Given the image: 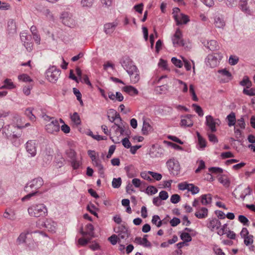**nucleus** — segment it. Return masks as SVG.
<instances>
[{"instance_id":"f257e3e1","label":"nucleus","mask_w":255,"mask_h":255,"mask_svg":"<svg viewBox=\"0 0 255 255\" xmlns=\"http://www.w3.org/2000/svg\"><path fill=\"white\" fill-rule=\"evenodd\" d=\"M43 180L40 177L33 179L24 188V190L29 193L22 198V200L25 201L29 199L32 196L37 193H42L43 191H40L39 189L43 185Z\"/></svg>"},{"instance_id":"f03ea898","label":"nucleus","mask_w":255,"mask_h":255,"mask_svg":"<svg viewBox=\"0 0 255 255\" xmlns=\"http://www.w3.org/2000/svg\"><path fill=\"white\" fill-rule=\"evenodd\" d=\"M108 117L111 122L115 123L117 127L116 131L119 132L120 134H122L125 127L120 115L115 110H110L108 112Z\"/></svg>"},{"instance_id":"7ed1b4c3","label":"nucleus","mask_w":255,"mask_h":255,"mask_svg":"<svg viewBox=\"0 0 255 255\" xmlns=\"http://www.w3.org/2000/svg\"><path fill=\"white\" fill-rule=\"evenodd\" d=\"M28 212L32 217H42L47 215V209L43 204H33L28 208Z\"/></svg>"},{"instance_id":"20e7f679","label":"nucleus","mask_w":255,"mask_h":255,"mask_svg":"<svg viewBox=\"0 0 255 255\" xmlns=\"http://www.w3.org/2000/svg\"><path fill=\"white\" fill-rule=\"evenodd\" d=\"M246 123L243 117H241L237 120L234 125V133L236 138H240L242 136L243 130L246 128Z\"/></svg>"},{"instance_id":"39448f33","label":"nucleus","mask_w":255,"mask_h":255,"mask_svg":"<svg viewBox=\"0 0 255 255\" xmlns=\"http://www.w3.org/2000/svg\"><path fill=\"white\" fill-rule=\"evenodd\" d=\"M172 14L177 25L186 24L189 21L188 16L181 13L180 9L177 7L173 9Z\"/></svg>"},{"instance_id":"423d86ee","label":"nucleus","mask_w":255,"mask_h":255,"mask_svg":"<svg viewBox=\"0 0 255 255\" xmlns=\"http://www.w3.org/2000/svg\"><path fill=\"white\" fill-rule=\"evenodd\" d=\"M140 176L143 179L149 182L159 181L162 177L161 174L150 171H142L140 173Z\"/></svg>"},{"instance_id":"0eeeda50","label":"nucleus","mask_w":255,"mask_h":255,"mask_svg":"<svg viewBox=\"0 0 255 255\" xmlns=\"http://www.w3.org/2000/svg\"><path fill=\"white\" fill-rule=\"evenodd\" d=\"M45 129L50 133H55L60 130V124L59 121L53 118H50V121L46 124Z\"/></svg>"},{"instance_id":"6e6552de","label":"nucleus","mask_w":255,"mask_h":255,"mask_svg":"<svg viewBox=\"0 0 255 255\" xmlns=\"http://www.w3.org/2000/svg\"><path fill=\"white\" fill-rule=\"evenodd\" d=\"M37 225L40 228H45L48 232L52 233L55 231L56 223L50 219H46L45 221L39 220Z\"/></svg>"},{"instance_id":"1a4fd4ad","label":"nucleus","mask_w":255,"mask_h":255,"mask_svg":"<svg viewBox=\"0 0 255 255\" xmlns=\"http://www.w3.org/2000/svg\"><path fill=\"white\" fill-rule=\"evenodd\" d=\"M88 155L91 158L94 165L98 168L100 173H103V167L101 163V161L98 158V154L94 150L88 151Z\"/></svg>"},{"instance_id":"9d476101","label":"nucleus","mask_w":255,"mask_h":255,"mask_svg":"<svg viewBox=\"0 0 255 255\" xmlns=\"http://www.w3.org/2000/svg\"><path fill=\"white\" fill-rule=\"evenodd\" d=\"M220 124V120L218 119H214L211 116H207L206 117V125L211 132H215L217 131L216 126Z\"/></svg>"},{"instance_id":"9b49d317","label":"nucleus","mask_w":255,"mask_h":255,"mask_svg":"<svg viewBox=\"0 0 255 255\" xmlns=\"http://www.w3.org/2000/svg\"><path fill=\"white\" fill-rule=\"evenodd\" d=\"M173 45L175 47L183 46L184 45L181 30L177 28L172 38Z\"/></svg>"},{"instance_id":"f8f14e48","label":"nucleus","mask_w":255,"mask_h":255,"mask_svg":"<svg viewBox=\"0 0 255 255\" xmlns=\"http://www.w3.org/2000/svg\"><path fill=\"white\" fill-rule=\"evenodd\" d=\"M167 166L173 175H177L180 172V166L179 162L174 159H170L167 162Z\"/></svg>"},{"instance_id":"ddd939ff","label":"nucleus","mask_w":255,"mask_h":255,"mask_svg":"<svg viewBox=\"0 0 255 255\" xmlns=\"http://www.w3.org/2000/svg\"><path fill=\"white\" fill-rule=\"evenodd\" d=\"M60 74V71L54 67L49 68L46 72V77L50 82H55L57 80Z\"/></svg>"},{"instance_id":"4468645a","label":"nucleus","mask_w":255,"mask_h":255,"mask_svg":"<svg viewBox=\"0 0 255 255\" xmlns=\"http://www.w3.org/2000/svg\"><path fill=\"white\" fill-rule=\"evenodd\" d=\"M122 66L127 72L134 71L137 67L133 65L132 61L128 57H124L121 61Z\"/></svg>"},{"instance_id":"2eb2a0df","label":"nucleus","mask_w":255,"mask_h":255,"mask_svg":"<svg viewBox=\"0 0 255 255\" xmlns=\"http://www.w3.org/2000/svg\"><path fill=\"white\" fill-rule=\"evenodd\" d=\"M122 66L127 72L134 71L137 67L133 65L132 61L128 57H124L121 61Z\"/></svg>"},{"instance_id":"dca6fc26","label":"nucleus","mask_w":255,"mask_h":255,"mask_svg":"<svg viewBox=\"0 0 255 255\" xmlns=\"http://www.w3.org/2000/svg\"><path fill=\"white\" fill-rule=\"evenodd\" d=\"M62 23L69 27H73L75 25V20L72 15L68 12H64L61 16Z\"/></svg>"},{"instance_id":"f3484780","label":"nucleus","mask_w":255,"mask_h":255,"mask_svg":"<svg viewBox=\"0 0 255 255\" xmlns=\"http://www.w3.org/2000/svg\"><path fill=\"white\" fill-rule=\"evenodd\" d=\"M221 222L216 218L209 219L207 221V227L212 231H217L221 227Z\"/></svg>"},{"instance_id":"a211bd4d","label":"nucleus","mask_w":255,"mask_h":255,"mask_svg":"<svg viewBox=\"0 0 255 255\" xmlns=\"http://www.w3.org/2000/svg\"><path fill=\"white\" fill-rule=\"evenodd\" d=\"M114 231L118 234L119 238L125 239L128 237V229L124 225H119L114 228Z\"/></svg>"},{"instance_id":"6ab92c4d","label":"nucleus","mask_w":255,"mask_h":255,"mask_svg":"<svg viewBox=\"0 0 255 255\" xmlns=\"http://www.w3.org/2000/svg\"><path fill=\"white\" fill-rule=\"evenodd\" d=\"M147 235H145L143 238L136 237L134 240V243L139 245H141L145 248H150L151 244L146 238Z\"/></svg>"},{"instance_id":"aec40b11","label":"nucleus","mask_w":255,"mask_h":255,"mask_svg":"<svg viewBox=\"0 0 255 255\" xmlns=\"http://www.w3.org/2000/svg\"><path fill=\"white\" fill-rule=\"evenodd\" d=\"M26 149L27 151L32 156H35L36 153L35 141L34 140L28 141L26 143Z\"/></svg>"},{"instance_id":"412c9836","label":"nucleus","mask_w":255,"mask_h":255,"mask_svg":"<svg viewBox=\"0 0 255 255\" xmlns=\"http://www.w3.org/2000/svg\"><path fill=\"white\" fill-rule=\"evenodd\" d=\"M208 210L205 207H201L197 209L195 216L199 219L206 218L208 216Z\"/></svg>"},{"instance_id":"4be33fe9","label":"nucleus","mask_w":255,"mask_h":255,"mask_svg":"<svg viewBox=\"0 0 255 255\" xmlns=\"http://www.w3.org/2000/svg\"><path fill=\"white\" fill-rule=\"evenodd\" d=\"M193 125L191 115H187L184 117L181 120L180 125L184 127H191Z\"/></svg>"},{"instance_id":"5701e85b","label":"nucleus","mask_w":255,"mask_h":255,"mask_svg":"<svg viewBox=\"0 0 255 255\" xmlns=\"http://www.w3.org/2000/svg\"><path fill=\"white\" fill-rule=\"evenodd\" d=\"M122 90L130 96L137 95L138 94L137 90L131 86H125L122 88Z\"/></svg>"},{"instance_id":"b1692460","label":"nucleus","mask_w":255,"mask_h":255,"mask_svg":"<svg viewBox=\"0 0 255 255\" xmlns=\"http://www.w3.org/2000/svg\"><path fill=\"white\" fill-rule=\"evenodd\" d=\"M134 71H132L131 72H128V74L130 75V80L132 83H137L140 79L139 71L137 68H135Z\"/></svg>"},{"instance_id":"393cba45","label":"nucleus","mask_w":255,"mask_h":255,"mask_svg":"<svg viewBox=\"0 0 255 255\" xmlns=\"http://www.w3.org/2000/svg\"><path fill=\"white\" fill-rule=\"evenodd\" d=\"M108 97L113 101L117 100L119 102H121L124 100V97L122 94L120 92H117L116 94L112 92L108 93Z\"/></svg>"},{"instance_id":"a878e982","label":"nucleus","mask_w":255,"mask_h":255,"mask_svg":"<svg viewBox=\"0 0 255 255\" xmlns=\"http://www.w3.org/2000/svg\"><path fill=\"white\" fill-rule=\"evenodd\" d=\"M117 25L118 23L116 22L108 23L106 24L104 26L105 32L107 34L113 32Z\"/></svg>"},{"instance_id":"bb28decb","label":"nucleus","mask_w":255,"mask_h":255,"mask_svg":"<svg viewBox=\"0 0 255 255\" xmlns=\"http://www.w3.org/2000/svg\"><path fill=\"white\" fill-rule=\"evenodd\" d=\"M227 120L229 127H231L234 126L237 122L235 113L234 112L231 113L229 115L227 116Z\"/></svg>"},{"instance_id":"cd10ccee","label":"nucleus","mask_w":255,"mask_h":255,"mask_svg":"<svg viewBox=\"0 0 255 255\" xmlns=\"http://www.w3.org/2000/svg\"><path fill=\"white\" fill-rule=\"evenodd\" d=\"M201 202L203 205H207L212 202V195L210 194L202 195L201 196Z\"/></svg>"},{"instance_id":"c85d7f7f","label":"nucleus","mask_w":255,"mask_h":255,"mask_svg":"<svg viewBox=\"0 0 255 255\" xmlns=\"http://www.w3.org/2000/svg\"><path fill=\"white\" fill-rule=\"evenodd\" d=\"M15 86L12 82L11 79H6L4 81V85L1 86L0 89H13L15 88Z\"/></svg>"},{"instance_id":"c756f323","label":"nucleus","mask_w":255,"mask_h":255,"mask_svg":"<svg viewBox=\"0 0 255 255\" xmlns=\"http://www.w3.org/2000/svg\"><path fill=\"white\" fill-rule=\"evenodd\" d=\"M229 230L230 228L228 225L227 224H225L222 226L221 225V227L217 231V233L218 235L221 236L225 234L226 235Z\"/></svg>"},{"instance_id":"7c9ffc66","label":"nucleus","mask_w":255,"mask_h":255,"mask_svg":"<svg viewBox=\"0 0 255 255\" xmlns=\"http://www.w3.org/2000/svg\"><path fill=\"white\" fill-rule=\"evenodd\" d=\"M152 130V127H151V126L148 122L144 121L142 129L143 134H147Z\"/></svg>"},{"instance_id":"2f4dec72","label":"nucleus","mask_w":255,"mask_h":255,"mask_svg":"<svg viewBox=\"0 0 255 255\" xmlns=\"http://www.w3.org/2000/svg\"><path fill=\"white\" fill-rule=\"evenodd\" d=\"M219 181L226 187H228L230 186V181L227 175H222L219 178Z\"/></svg>"},{"instance_id":"473e14b6","label":"nucleus","mask_w":255,"mask_h":255,"mask_svg":"<svg viewBox=\"0 0 255 255\" xmlns=\"http://www.w3.org/2000/svg\"><path fill=\"white\" fill-rule=\"evenodd\" d=\"M20 37L21 40L24 42V45L26 47V49L28 51L31 50L32 47V43L26 42L25 41V40L28 39V37L26 35H24L23 34H22V35H21Z\"/></svg>"},{"instance_id":"72a5a7b5","label":"nucleus","mask_w":255,"mask_h":255,"mask_svg":"<svg viewBox=\"0 0 255 255\" xmlns=\"http://www.w3.org/2000/svg\"><path fill=\"white\" fill-rule=\"evenodd\" d=\"M182 59L183 62L184 64V67L186 68V70L189 71L191 69L192 64L193 65V69L194 70V69H195L194 63L193 61L190 62L183 57H182Z\"/></svg>"},{"instance_id":"f704fd0d","label":"nucleus","mask_w":255,"mask_h":255,"mask_svg":"<svg viewBox=\"0 0 255 255\" xmlns=\"http://www.w3.org/2000/svg\"><path fill=\"white\" fill-rule=\"evenodd\" d=\"M71 119L76 125H79L81 124V119L77 113H74L71 115Z\"/></svg>"},{"instance_id":"c9c22d12","label":"nucleus","mask_w":255,"mask_h":255,"mask_svg":"<svg viewBox=\"0 0 255 255\" xmlns=\"http://www.w3.org/2000/svg\"><path fill=\"white\" fill-rule=\"evenodd\" d=\"M151 222L157 227H159L162 225V221L158 215H154L153 216Z\"/></svg>"},{"instance_id":"e433bc0d","label":"nucleus","mask_w":255,"mask_h":255,"mask_svg":"<svg viewBox=\"0 0 255 255\" xmlns=\"http://www.w3.org/2000/svg\"><path fill=\"white\" fill-rule=\"evenodd\" d=\"M180 238L184 242H189L192 240L191 236L188 232H182Z\"/></svg>"},{"instance_id":"4c0bfd02","label":"nucleus","mask_w":255,"mask_h":255,"mask_svg":"<svg viewBox=\"0 0 255 255\" xmlns=\"http://www.w3.org/2000/svg\"><path fill=\"white\" fill-rule=\"evenodd\" d=\"M177 82L179 84V88L182 92L184 93H187L188 91V87L186 83L180 80H177Z\"/></svg>"},{"instance_id":"58836bf2","label":"nucleus","mask_w":255,"mask_h":255,"mask_svg":"<svg viewBox=\"0 0 255 255\" xmlns=\"http://www.w3.org/2000/svg\"><path fill=\"white\" fill-rule=\"evenodd\" d=\"M27 234H28V232L27 231H24L19 235L17 239V242L19 244L25 242Z\"/></svg>"},{"instance_id":"ea45409f","label":"nucleus","mask_w":255,"mask_h":255,"mask_svg":"<svg viewBox=\"0 0 255 255\" xmlns=\"http://www.w3.org/2000/svg\"><path fill=\"white\" fill-rule=\"evenodd\" d=\"M189 93L192 97V100L194 101H198V98L196 95L195 91V87L192 84H191L189 86Z\"/></svg>"},{"instance_id":"a19ab883","label":"nucleus","mask_w":255,"mask_h":255,"mask_svg":"<svg viewBox=\"0 0 255 255\" xmlns=\"http://www.w3.org/2000/svg\"><path fill=\"white\" fill-rule=\"evenodd\" d=\"M243 239H244V243L246 246L251 245L254 242V237L253 235H249Z\"/></svg>"},{"instance_id":"79ce46f5","label":"nucleus","mask_w":255,"mask_h":255,"mask_svg":"<svg viewBox=\"0 0 255 255\" xmlns=\"http://www.w3.org/2000/svg\"><path fill=\"white\" fill-rule=\"evenodd\" d=\"M240 84L242 86H246L247 88H249L252 85L251 82L247 77L244 78L243 80L241 81Z\"/></svg>"},{"instance_id":"37998d69","label":"nucleus","mask_w":255,"mask_h":255,"mask_svg":"<svg viewBox=\"0 0 255 255\" xmlns=\"http://www.w3.org/2000/svg\"><path fill=\"white\" fill-rule=\"evenodd\" d=\"M59 122L63 124V125H62L61 127L62 131L65 133H69L70 131V127L67 125L64 124V121L62 119H60L59 120Z\"/></svg>"},{"instance_id":"c03bdc74","label":"nucleus","mask_w":255,"mask_h":255,"mask_svg":"<svg viewBox=\"0 0 255 255\" xmlns=\"http://www.w3.org/2000/svg\"><path fill=\"white\" fill-rule=\"evenodd\" d=\"M188 190L191 191L192 194H196L199 192V188L193 185V184H189L188 188Z\"/></svg>"},{"instance_id":"a18cd8bd","label":"nucleus","mask_w":255,"mask_h":255,"mask_svg":"<svg viewBox=\"0 0 255 255\" xmlns=\"http://www.w3.org/2000/svg\"><path fill=\"white\" fill-rule=\"evenodd\" d=\"M122 183L121 178H114L112 181V186L114 188H118L120 187Z\"/></svg>"},{"instance_id":"49530a36","label":"nucleus","mask_w":255,"mask_h":255,"mask_svg":"<svg viewBox=\"0 0 255 255\" xmlns=\"http://www.w3.org/2000/svg\"><path fill=\"white\" fill-rule=\"evenodd\" d=\"M198 142L201 148H204L206 146V141L199 133L197 134Z\"/></svg>"},{"instance_id":"de8ad7c7","label":"nucleus","mask_w":255,"mask_h":255,"mask_svg":"<svg viewBox=\"0 0 255 255\" xmlns=\"http://www.w3.org/2000/svg\"><path fill=\"white\" fill-rule=\"evenodd\" d=\"M146 193L149 195H153L157 192V189L153 186H148L146 188Z\"/></svg>"},{"instance_id":"09e8293b","label":"nucleus","mask_w":255,"mask_h":255,"mask_svg":"<svg viewBox=\"0 0 255 255\" xmlns=\"http://www.w3.org/2000/svg\"><path fill=\"white\" fill-rule=\"evenodd\" d=\"M25 115L29 117L31 121H35L36 117L32 113V110L30 108L27 109L25 112Z\"/></svg>"},{"instance_id":"8fccbe9b","label":"nucleus","mask_w":255,"mask_h":255,"mask_svg":"<svg viewBox=\"0 0 255 255\" xmlns=\"http://www.w3.org/2000/svg\"><path fill=\"white\" fill-rule=\"evenodd\" d=\"M240 6L242 10L245 12H248L249 11V7L248 6V1H240Z\"/></svg>"},{"instance_id":"3c124183","label":"nucleus","mask_w":255,"mask_h":255,"mask_svg":"<svg viewBox=\"0 0 255 255\" xmlns=\"http://www.w3.org/2000/svg\"><path fill=\"white\" fill-rule=\"evenodd\" d=\"M10 4L7 2L1 1L0 0V9L2 10H8L10 8Z\"/></svg>"},{"instance_id":"603ef678","label":"nucleus","mask_w":255,"mask_h":255,"mask_svg":"<svg viewBox=\"0 0 255 255\" xmlns=\"http://www.w3.org/2000/svg\"><path fill=\"white\" fill-rule=\"evenodd\" d=\"M243 93L245 94H246L247 95L250 96H255V89H254V88L249 89V88H246L244 89Z\"/></svg>"},{"instance_id":"864d4df0","label":"nucleus","mask_w":255,"mask_h":255,"mask_svg":"<svg viewBox=\"0 0 255 255\" xmlns=\"http://www.w3.org/2000/svg\"><path fill=\"white\" fill-rule=\"evenodd\" d=\"M215 24L216 27L222 28L225 25V22L220 17H217L215 19Z\"/></svg>"},{"instance_id":"5fc2aeb1","label":"nucleus","mask_w":255,"mask_h":255,"mask_svg":"<svg viewBox=\"0 0 255 255\" xmlns=\"http://www.w3.org/2000/svg\"><path fill=\"white\" fill-rule=\"evenodd\" d=\"M172 63L177 67L181 68L183 66V61L177 59L176 58L173 57L171 59Z\"/></svg>"},{"instance_id":"6e6d98bb","label":"nucleus","mask_w":255,"mask_h":255,"mask_svg":"<svg viewBox=\"0 0 255 255\" xmlns=\"http://www.w3.org/2000/svg\"><path fill=\"white\" fill-rule=\"evenodd\" d=\"M158 66L159 67L162 68L163 70H169L168 68L167 62L162 59H160L158 63Z\"/></svg>"},{"instance_id":"4d7b16f0","label":"nucleus","mask_w":255,"mask_h":255,"mask_svg":"<svg viewBox=\"0 0 255 255\" xmlns=\"http://www.w3.org/2000/svg\"><path fill=\"white\" fill-rule=\"evenodd\" d=\"M192 107H194V111L198 114L200 117H202L204 115L202 108L196 104H193Z\"/></svg>"},{"instance_id":"13d9d810","label":"nucleus","mask_w":255,"mask_h":255,"mask_svg":"<svg viewBox=\"0 0 255 255\" xmlns=\"http://www.w3.org/2000/svg\"><path fill=\"white\" fill-rule=\"evenodd\" d=\"M238 220L241 223H243L244 225H249V221L245 216L240 215L238 217Z\"/></svg>"},{"instance_id":"bf43d9fd","label":"nucleus","mask_w":255,"mask_h":255,"mask_svg":"<svg viewBox=\"0 0 255 255\" xmlns=\"http://www.w3.org/2000/svg\"><path fill=\"white\" fill-rule=\"evenodd\" d=\"M197 163L198 167L195 170L196 173H199L202 169H204L205 167V162L203 160L198 161Z\"/></svg>"},{"instance_id":"052dcab7","label":"nucleus","mask_w":255,"mask_h":255,"mask_svg":"<svg viewBox=\"0 0 255 255\" xmlns=\"http://www.w3.org/2000/svg\"><path fill=\"white\" fill-rule=\"evenodd\" d=\"M121 238H119V236H117L115 235H112L109 238V240L113 245H116L117 243L120 242V239Z\"/></svg>"},{"instance_id":"680f3d73","label":"nucleus","mask_w":255,"mask_h":255,"mask_svg":"<svg viewBox=\"0 0 255 255\" xmlns=\"http://www.w3.org/2000/svg\"><path fill=\"white\" fill-rule=\"evenodd\" d=\"M71 164L74 169H77L80 166V165H81V163L79 160H77L75 159H73L71 161Z\"/></svg>"},{"instance_id":"e2e57ef3","label":"nucleus","mask_w":255,"mask_h":255,"mask_svg":"<svg viewBox=\"0 0 255 255\" xmlns=\"http://www.w3.org/2000/svg\"><path fill=\"white\" fill-rule=\"evenodd\" d=\"M94 0H82L81 4L83 6L91 7L93 3Z\"/></svg>"},{"instance_id":"0e129e2a","label":"nucleus","mask_w":255,"mask_h":255,"mask_svg":"<svg viewBox=\"0 0 255 255\" xmlns=\"http://www.w3.org/2000/svg\"><path fill=\"white\" fill-rule=\"evenodd\" d=\"M87 210L94 216L98 217L97 213H96V208L93 205H88L87 207Z\"/></svg>"},{"instance_id":"69168bd1","label":"nucleus","mask_w":255,"mask_h":255,"mask_svg":"<svg viewBox=\"0 0 255 255\" xmlns=\"http://www.w3.org/2000/svg\"><path fill=\"white\" fill-rule=\"evenodd\" d=\"M180 200V197L178 194H174L171 196L170 201L172 203L176 204L178 203Z\"/></svg>"},{"instance_id":"338daca9","label":"nucleus","mask_w":255,"mask_h":255,"mask_svg":"<svg viewBox=\"0 0 255 255\" xmlns=\"http://www.w3.org/2000/svg\"><path fill=\"white\" fill-rule=\"evenodd\" d=\"M18 79L24 82H30L31 81L30 77L27 74H22L18 76Z\"/></svg>"},{"instance_id":"774afa93","label":"nucleus","mask_w":255,"mask_h":255,"mask_svg":"<svg viewBox=\"0 0 255 255\" xmlns=\"http://www.w3.org/2000/svg\"><path fill=\"white\" fill-rule=\"evenodd\" d=\"M213 251L217 255H225V253L222 251V250L217 246L213 248Z\"/></svg>"}]
</instances>
